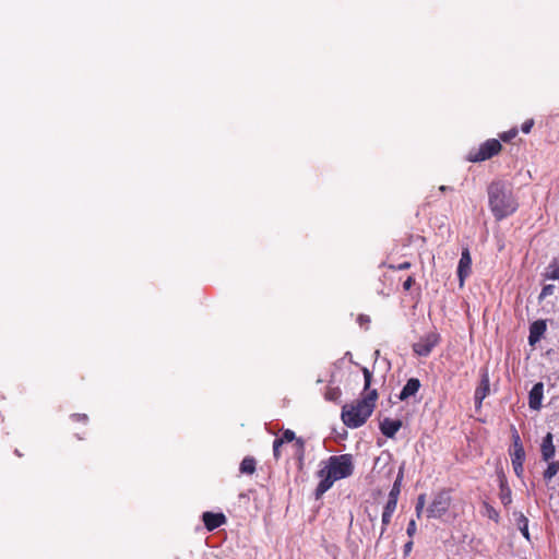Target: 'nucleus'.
Here are the masks:
<instances>
[{
  "mask_svg": "<svg viewBox=\"0 0 559 559\" xmlns=\"http://www.w3.org/2000/svg\"><path fill=\"white\" fill-rule=\"evenodd\" d=\"M451 503L452 498L449 490L442 489L438 491L427 509V516L429 519L442 518L449 511Z\"/></svg>",
  "mask_w": 559,
  "mask_h": 559,
  "instance_id": "39448f33",
  "label": "nucleus"
},
{
  "mask_svg": "<svg viewBox=\"0 0 559 559\" xmlns=\"http://www.w3.org/2000/svg\"><path fill=\"white\" fill-rule=\"evenodd\" d=\"M522 521L524 522V526L521 527V532L526 538H528L527 520L523 518Z\"/></svg>",
  "mask_w": 559,
  "mask_h": 559,
  "instance_id": "c9c22d12",
  "label": "nucleus"
},
{
  "mask_svg": "<svg viewBox=\"0 0 559 559\" xmlns=\"http://www.w3.org/2000/svg\"><path fill=\"white\" fill-rule=\"evenodd\" d=\"M448 190H451V188L448 187V186H440L439 187V191H441V192H447Z\"/></svg>",
  "mask_w": 559,
  "mask_h": 559,
  "instance_id": "4c0bfd02",
  "label": "nucleus"
},
{
  "mask_svg": "<svg viewBox=\"0 0 559 559\" xmlns=\"http://www.w3.org/2000/svg\"><path fill=\"white\" fill-rule=\"evenodd\" d=\"M354 472V463L350 454L332 455L321 462V468L317 472L320 478L314 496L320 499L336 480L349 477Z\"/></svg>",
  "mask_w": 559,
  "mask_h": 559,
  "instance_id": "f03ea898",
  "label": "nucleus"
},
{
  "mask_svg": "<svg viewBox=\"0 0 559 559\" xmlns=\"http://www.w3.org/2000/svg\"><path fill=\"white\" fill-rule=\"evenodd\" d=\"M523 464L524 462L522 461H519V462H512V466H513V469H514V473L518 475V476H521L523 474Z\"/></svg>",
  "mask_w": 559,
  "mask_h": 559,
  "instance_id": "473e14b6",
  "label": "nucleus"
},
{
  "mask_svg": "<svg viewBox=\"0 0 559 559\" xmlns=\"http://www.w3.org/2000/svg\"><path fill=\"white\" fill-rule=\"evenodd\" d=\"M472 270V258L468 249H464L461 254V259L457 265V276L460 280V286L464 285L465 278L471 274Z\"/></svg>",
  "mask_w": 559,
  "mask_h": 559,
  "instance_id": "0eeeda50",
  "label": "nucleus"
},
{
  "mask_svg": "<svg viewBox=\"0 0 559 559\" xmlns=\"http://www.w3.org/2000/svg\"><path fill=\"white\" fill-rule=\"evenodd\" d=\"M502 150V145L497 139H489L481 143L478 148L469 151L467 160L471 163H479L498 155Z\"/></svg>",
  "mask_w": 559,
  "mask_h": 559,
  "instance_id": "20e7f679",
  "label": "nucleus"
},
{
  "mask_svg": "<svg viewBox=\"0 0 559 559\" xmlns=\"http://www.w3.org/2000/svg\"><path fill=\"white\" fill-rule=\"evenodd\" d=\"M71 418L74 421H79V423H82V424H86L88 421V417L85 414H72Z\"/></svg>",
  "mask_w": 559,
  "mask_h": 559,
  "instance_id": "72a5a7b5",
  "label": "nucleus"
},
{
  "mask_svg": "<svg viewBox=\"0 0 559 559\" xmlns=\"http://www.w3.org/2000/svg\"><path fill=\"white\" fill-rule=\"evenodd\" d=\"M489 391H490L489 374H488L487 370H484L481 373L480 383L475 390L476 403H478L480 405L483 400L489 394Z\"/></svg>",
  "mask_w": 559,
  "mask_h": 559,
  "instance_id": "ddd939ff",
  "label": "nucleus"
},
{
  "mask_svg": "<svg viewBox=\"0 0 559 559\" xmlns=\"http://www.w3.org/2000/svg\"><path fill=\"white\" fill-rule=\"evenodd\" d=\"M415 282V277L413 275H409L403 283L404 290L408 292L413 287Z\"/></svg>",
  "mask_w": 559,
  "mask_h": 559,
  "instance_id": "2f4dec72",
  "label": "nucleus"
},
{
  "mask_svg": "<svg viewBox=\"0 0 559 559\" xmlns=\"http://www.w3.org/2000/svg\"><path fill=\"white\" fill-rule=\"evenodd\" d=\"M416 530H417V526H416V522L415 520H411L408 525H407V528H406V533L409 537H413L416 533Z\"/></svg>",
  "mask_w": 559,
  "mask_h": 559,
  "instance_id": "7c9ffc66",
  "label": "nucleus"
},
{
  "mask_svg": "<svg viewBox=\"0 0 559 559\" xmlns=\"http://www.w3.org/2000/svg\"><path fill=\"white\" fill-rule=\"evenodd\" d=\"M281 448L282 445H277V438L273 441V455L276 461L281 457Z\"/></svg>",
  "mask_w": 559,
  "mask_h": 559,
  "instance_id": "f704fd0d",
  "label": "nucleus"
},
{
  "mask_svg": "<svg viewBox=\"0 0 559 559\" xmlns=\"http://www.w3.org/2000/svg\"><path fill=\"white\" fill-rule=\"evenodd\" d=\"M554 292H555V286H554V285H551V284H549V285H545V286L543 287V289H542V293H540V295H539V298H540V299H544V298H546L547 296L552 295V294H554Z\"/></svg>",
  "mask_w": 559,
  "mask_h": 559,
  "instance_id": "bb28decb",
  "label": "nucleus"
},
{
  "mask_svg": "<svg viewBox=\"0 0 559 559\" xmlns=\"http://www.w3.org/2000/svg\"><path fill=\"white\" fill-rule=\"evenodd\" d=\"M547 277L550 280H559V263H554L548 266Z\"/></svg>",
  "mask_w": 559,
  "mask_h": 559,
  "instance_id": "5701e85b",
  "label": "nucleus"
},
{
  "mask_svg": "<svg viewBox=\"0 0 559 559\" xmlns=\"http://www.w3.org/2000/svg\"><path fill=\"white\" fill-rule=\"evenodd\" d=\"M298 438L295 432L290 429H286L282 432L281 437L277 438V445H283L284 443L295 442Z\"/></svg>",
  "mask_w": 559,
  "mask_h": 559,
  "instance_id": "6ab92c4d",
  "label": "nucleus"
},
{
  "mask_svg": "<svg viewBox=\"0 0 559 559\" xmlns=\"http://www.w3.org/2000/svg\"><path fill=\"white\" fill-rule=\"evenodd\" d=\"M506 499H507L508 501H510V495L502 497V502H503V503H507Z\"/></svg>",
  "mask_w": 559,
  "mask_h": 559,
  "instance_id": "58836bf2",
  "label": "nucleus"
},
{
  "mask_svg": "<svg viewBox=\"0 0 559 559\" xmlns=\"http://www.w3.org/2000/svg\"><path fill=\"white\" fill-rule=\"evenodd\" d=\"M412 266L411 262L405 261L403 263H400L397 265L389 264L388 267L393 271H401V270H408Z\"/></svg>",
  "mask_w": 559,
  "mask_h": 559,
  "instance_id": "cd10ccee",
  "label": "nucleus"
},
{
  "mask_svg": "<svg viewBox=\"0 0 559 559\" xmlns=\"http://www.w3.org/2000/svg\"><path fill=\"white\" fill-rule=\"evenodd\" d=\"M440 335L437 332H429L413 344V350L416 355L426 357L439 344Z\"/></svg>",
  "mask_w": 559,
  "mask_h": 559,
  "instance_id": "423d86ee",
  "label": "nucleus"
},
{
  "mask_svg": "<svg viewBox=\"0 0 559 559\" xmlns=\"http://www.w3.org/2000/svg\"><path fill=\"white\" fill-rule=\"evenodd\" d=\"M543 396L544 384L542 382L535 383L528 394L530 408L538 411L542 406Z\"/></svg>",
  "mask_w": 559,
  "mask_h": 559,
  "instance_id": "9d476101",
  "label": "nucleus"
},
{
  "mask_svg": "<svg viewBox=\"0 0 559 559\" xmlns=\"http://www.w3.org/2000/svg\"><path fill=\"white\" fill-rule=\"evenodd\" d=\"M534 126V120L533 119H527L526 121H524L522 123V127H521V130L524 132V133H530L532 128Z\"/></svg>",
  "mask_w": 559,
  "mask_h": 559,
  "instance_id": "c85d7f7f",
  "label": "nucleus"
},
{
  "mask_svg": "<svg viewBox=\"0 0 559 559\" xmlns=\"http://www.w3.org/2000/svg\"><path fill=\"white\" fill-rule=\"evenodd\" d=\"M552 433L548 432L542 442L540 452L544 461H549L555 455V445L552 443Z\"/></svg>",
  "mask_w": 559,
  "mask_h": 559,
  "instance_id": "2eb2a0df",
  "label": "nucleus"
},
{
  "mask_svg": "<svg viewBox=\"0 0 559 559\" xmlns=\"http://www.w3.org/2000/svg\"><path fill=\"white\" fill-rule=\"evenodd\" d=\"M413 548V542L409 540L404 545V555H408Z\"/></svg>",
  "mask_w": 559,
  "mask_h": 559,
  "instance_id": "e433bc0d",
  "label": "nucleus"
},
{
  "mask_svg": "<svg viewBox=\"0 0 559 559\" xmlns=\"http://www.w3.org/2000/svg\"><path fill=\"white\" fill-rule=\"evenodd\" d=\"M294 449H295V459L298 464V468L301 471L304 468L305 464V456H306V442L302 438H298L294 442Z\"/></svg>",
  "mask_w": 559,
  "mask_h": 559,
  "instance_id": "dca6fc26",
  "label": "nucleus"
},
{
  "mask_svg": "<svg viewBox=\"0 0 559 559\" xmlns=\"http://www.w3.org/2000/svg\"><path fill=\"white\" fill-rule=\"evenodd\" d=\"M396 507H397V499L388 497V501L383 508V512H389V513L393 514L396 510Z\"/></svg>",
  "mask_w": 559,
  "mask_h": 559,
  "instance_id": "b1692460",
  "label": "nucleus"
},
{
  "mask_svg": "<svg viewBox=\"0 0 559 559\" xmlns=\"http://www.w3.org/2000/svg\"><path fill=\"white\" fill-rule=\"evenodd\" d=\"M403 478H404V467L401 466L400 471L397 473L396 479L393 483V486H392V488H391V490L389 492V498H393V499H397L399 500V496H400L401 489H402Z\"/></svg>",
  "mask_w": 559,
  "mask_h": 559,
  "instance_id": "f3484780",
  "label": "nucleus"
},
{
  "mask_svg": "<svg viewBox=\"0 0 559 559\" xmlns=\"http://www.w3.org/2000/svg\"><path fill=\"white\" fill-rule=\"evenodd\" d=\"M489 207L497 221L512 215L519 207L510 187L502 181H493L488 187Z\"/></svg>",
  "mask_w": 559,
  "mask_h": 559,
  "instance_id": "7ed1b4c3",
  "label": "nucleus"
},
{
  "mask_svg": "<svg viewBox=\"0 0 559 559\" xmlns=\"http://www.w3.org/2000/svg\"><path fill=\"white\" fill-rule=\"evenodd\" d=\"M547 330L546 321L544 320H536L534 321L530 326V335H528V343L530 345H535L544 333Z\"/></svg>",
  "mask_w": 559,
  "mask_h": 559,
  "instance_id": "9b49d317",
  "label": "nucleus"
},
{
  "mask_svg": "<svg viewBox=\"0 0 559 559\" xmlns=\"http://www.w3.org/2000/svg\"><path fill=\"white\" fill-rule=\"evenodd\" d=\"M357 322L359 323L360 326H365L367 329L370 323V318L367 314H359L357 318Z\"/></svg>",
  "mask_w": 559,
  "mask_h": 559,
  "instance_id": "c756f323",
  "label": "nucleus"
},
{
  "mask_svg": "<svg viewBox=\"0 0 559 559\" xmlns=\"http://www.w3.org/2000/svg\"><path fill=\"white\" fill-rule=\"evenodd\" d=\"M485 508L488 518L497 522L499 519V513L496 511V509L491 507L489 503H485Z\"/></svg>",
  "mask_w": 559,
  "mask_h": 559,
  "instance_id": "393cba45",
  "label": "nucleus"
},
{
  "mask_svg": "<svg viewBox=\"0 0 559 559\" xmlns=\"http://www.w3.org/2000/svg\"><path fill=\"white\" fill-rule=\"evenodd\" d=\"M402 427V420L400 419H391V418H384L380 423V430L382 435H384L388 438H394L396 432Z\"/></svg>",
  "mask_w": 559,
  "mask_h": 559,
  "instance_id": "4468645a",
  "label": "nucleus"
},
{
  "mask_svg": "<svg viewBox=\"0 0 559 559\" xmlns=\"http://www.w3.org/2000/svg\"><path fill=\"white\" fill-rule=\"evenodd\" d=\"M392 515L393 514H391L389 512H382V530H381V535L385 532L388 525L391 523Z\"/></svg>",
  "mask_w": 559,
  "mask_h": 559,
  "instance_id": "a878e982",
  "label": "nucleus"
},
{
  "mask_svg": "<svg viewBox=\"0 0 559 559\" xmlns=\"http://www.w3.org/2000/svg\"><path fill=\"white\" fill-rule=\"evenodd\" d=\"M361 371L365 382L362 397L353 403L345 404L342 408V420L349 428H358L367 421L376 407L379 396L376 389H370L372 372L366 367H362Z\"/></svg>",
  "mask_w": 559,
  "mask_h": 559,
  "instance_id": "f257e3e1",
  "label": "nucleus"
},
{
  "mask_svg": "<svg viewBox=\"0 0 559 559\" xmlns=\"http://www.w3.org/2000/svg\"><path fill=\"white\" fill-rule=\"evenodd\" d=\"M202 521L204 523L205 528L209 532H212L219 526L224 525L227 521L224 513H214L206 511L202 514Z\"/></svg>",
  "mask_w": 559,
  "mask_h": 559,
  "instance_id": "6e6552de",
  "label": "nucleus"
},
{
  "mask_svg": "<svg viewBox=\"0 0 559 559\" xmlns=\"http://www.w3.org/2000/svg\"><path fill=\"white\" fill-rule=\"evenodd\" d=\"M518 129L516 128H512L510 129L509 131H506V132H502L499 134V138L503 141V142H510L512 139H514L516 135H518Z\"/></svg>",
  "mask_w": 559,
  "mask_h": 559,
  "instance_id": "4be33fe9",
  "label": "nucleus"
},
{
  "mask_svg": "<svg viewBox=\"0 0 559 559\" xmlns=\"http://www.w3.org/2000/svg\"><path fill=\"white\" fill-rule=\"evenodd\" d=\"M559 473V461L550 462L544 472V479L549 481Z\"/></svg>",
  "mask_w": 559,
  "mask_h": 559,
  "instance_id": "aec40b11",
  "label": "nucleus"
},
{
  "mask_svg": "<svg viewBox=\"0 0 559 559\" xmlns=\"http://www.w3.org/2000/svg\"><path fill=\"white\" fill-rule=\"evenodd\" d=\"M425 504H426V495L425 493H420L418 496V498H417V502H416V506H415V512H416V516L418 519L421 518Z\"/></svg>",
  "mask_w": 559,
  "mask_h": 559,
  "instance_id": "412c9836",
  "label": "nucleus"
},
{
  "mask_svg": "<svg viewBox=\"0 0 559 559\" xmlns=\"http://www.w3.org/2000/svg\"><path fill=\"white\" fill-rule=\"evenodd\" d=\"M257 461L252 456H246L240 463V473L252 475L255 472Z\"/></svg>",
  "mask_w": 559,
  "mask_h": 559,
  "instance_id": "a211bd4d",
  "label": "nucleus"
},
{
  "mask_svg": "<svg viewBox=\"0 0 559 559\" xmlns=\"http://www.w3.org/2000/svg\"><path fill=\"white\" fill-rule=\"evenodd\" d=\"M512 462L525 461V451L515 427H512V450L510 451Z\"/></svg>",
  "mask_w": 559,
  "mask_h": 559,
  "instance_id": "1a4fd4ad",
  "label": "nucleus"
},
{
  "mask_svg": "<svg viewBox=\"0 0 559 559\" xmlns=\"http://www.w3.org/2000/svg\"><path fill=\"white\" fill-rule=\"evenodd\" d=\"M421 383L417 378H411L400 392L399 400L407 401L409 397L415 396L419 391Z\"/></svg>",
  "mask_w": 559,
  "mask_h": 559,
  "instance_id": "f8f14e48",
  "label": "nucleus"
}]
</instances>
